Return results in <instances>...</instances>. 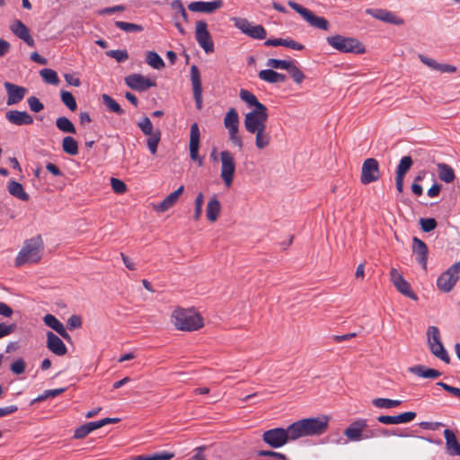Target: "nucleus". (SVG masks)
<instances>
[{"mask_svg": "<svg viewBox=\"0 0 460 460\" xmlns=\"http://www.w3.org/2000/svg\"><path fill=\"white\" fill-rule=\"evenodd\" d=\"M221 170L220 177L224 184L229 188L232 186L235 173V161L234 155L225 150L220 153Z\"/></svg>", "mask_w": 460, "mask_h": 460, "instance_id": "8", "label": "nucleus"}, {"mask_svg": "<svg viewBox=\"0 0 460 460\" xmlns=\"http://www.w3.org/2000/svg\"><path fill=\"white\" fill-rule=\"evenodd\" d=\"M26 364L22 358H18L12 363L10 369L13 374L21 375L25 371Z\"/></svg>", "mask_w": 460, "mask_h": 460, "instance_id": "60", "label": "nucleus"}, {"mask_svg": "<svg viewBox=\"0 0 460 460\" xmlns=\"http://www.w3.org/2000/svg\"><path fill=\"white\" fill-rule=\"evenodd\" d=\"M111 184L113 191L118 194H122L127 190L126 184L117 178L111 179Z\"/></svg>", "mask_w": 460, "mask_h": 460, "instance_id": "59", "label": "nucleus"}, {"mask_svg": "<svg viewBox=\"0 0 460 460\" xmlns=\"http://www.w3.org/2000/svg\"><path fill=\"white\" fill-rule=\"evenodd\" d=\"M367 420L366 419H356L344 429L342 438L335 441L337 445H345L349 442H360L362 440L371 439L376 437L375 430L367 429Z\"/></svg>", "mask_w": 460, "mask_h": 460, "instance_id": "3", "label": "nucleus"}, {"mask_svg": "<svg viewBox=\"0 0 460 460\" xmlns=\"http://www.w3.org/2000/svg\"><path fill=\"white\" fill-rule=\"evenodd\" d=\"M366 13L372 17L392 24H402L403 21L392 12L385 9H367Z\"/></svg>", "mask_w": 460, "mask_h": 460, "instance_id": "23", "label": "nucleus"}, {"mask_svg": "<svg viewBox=\"0 0 460 460\" xmlns=\"http://www.w3.org/2000/svg\"><path fill=\"white\" fill-rule=\"evenodd\" d=\"M409 371L422 378L435 379L441 376V373L433 368H428L423 365H417L409 367Z\"/></svg>", "mask_w": 460, "mask_h": 460, "instance_id": "34", "label": "nucleus"}, {"mask_svg": "<svg viewBox=\"0 0 460 460\" xmlns=\"http://www.w3.org/2000/svg\"><path fill=\"white\" fill-rule=\"evenodd\" d=\"M108 57L116 59L118 62H125L128 58V52L126 50H110L106 53Z\"/></svg>", "mask_w": 460, "mask_h": 460, "instance_id": "57", "label": "nucleus"}, {"mask_svg": "<svg viewBox=\"0 0 460 460\" xmlns=\"http://www.w3.org/2000/svg\"><path fill=\"white\" fill-rule=\"evenodd\" d=\"M443 433L446 440L447 453L451 456H459L460 443L457 441L455 432L452 429H446Z\"/></svg>", "mask_w": 460, "mask_h": 460, "instance_id": "26", "label": "nucleus"}, {"mask_svg": "<svg viewBox=\"0 0 460 460\" xmlns=\"http://www.w3.org/2000/svg\"><path fill=\"white\" fill-rule=\"evenodd\" d=\"M102 99L103 104L109 111L119 115H122L125 113V111L121 109L120 105L110 95L104 93L102 94Z\"/></svg>", "mask_w": 460, "mask_h": 460, "instance_id": "43", "label": "nucleus"}, {"mask_svg": "<svg viewBox=\"0 0 460 460\" xmlns=\"http://www.w3.org/2000/svg\"><path fill=\"white\" fill-rule=\"evenodd\" d=\"M4 86L7 93L6 103L9 106L19 103L28 93L27 88L10 82H5Z\"/></svg>", "mask_w": 460, "mask_h": 460, "instance_id": "16", "label": "nucleus"}, {"mask_svg": "<svg viewBox=\"0 0 460 460\" xmlns=\"http://www.w3.org/2000/svg\"><path fill=\"white\" fill-rule=\"evenodd\" d=\"M43 250L44 243L40 235L24 241L22 249L15 258V267L39 262L41 260Z\"/></svg>", "mask_w": 460, "mask_h": 460, "instance_id": "2", "label": "nucleus"}, {"mask_svg": "<svg viewBox=\"0 0 460 460\" xmlns=\"http://www.w3.org/2000/svg\"><path fill=\"white\" fill-rule=\"evenodd\" d=\"M282 46L295 50H302L305 48L304 45H302L301 43H298L289 38L282 40Z\"/></svg>", "mask_w": 460, "mask_h": 460, "instance_id": "62", "label": "nucleus"}, {"mask_svg": "<svg viewBox=\"0 0 460 460\" xmlns=\"http://www.w3.org/2000/svg\"><path fill=\"white\" fill-rule=\"evenodd\" d=\"M380 178L379 164L375 158H367L361 167L360 181L362 184H369Z\"/></svg>", "mask_w": 460, "mask_h": 460, "instance_id": "12", "label": "nucleus"}, {"mask_svg": "<svg viewBox=\"0 0 460 460\" xmlns=\"http://www.w3.org/2000/svg\"><path fill=\"white\" fill-rule=\"evenodd\" d=\"M27 103L32 112L38 113L44 109L43 103L36 96H31L27 99Z\"/></svg>", "mask_w": 460, "mask_h": 460, "instance_id": "54", "label": "nucleus"}, {"mask_svg": "<svg viewBox=\"0 0 460 460\" xmlns=\"http://www.w3.org/2000/svg\"><path fill=\"white\" fill-rule=\"evenodd\" d=\"M137 126L146 136L152 135L155 131L154 130L153 123L148 117H144L140 121L137 122Z\"/></svg>", "mask_w": 460, "mask_h": 460, "instance_id": "52", "label": "nucleus"}, {"mask_svg": "<svg viewBox=\"0 0 460 460\" xmlns=\"http://www.w3.org/2000/svg\"><path fill=\"white\" fill-rule=\"evenodd\" d=\"M16 328L14 323L5 324L0 323V339L13 333Z\"/></svg>", "mask_w": 460, "mask_h": 460, "instance_id": "63", "label": "nucleus"}, {"mask_svg": "<svg viewBox=\"0 0 460 460\" xmlns=\"http://www.w3.org/2000/svg\"><path fill=\"white\" fill-rule=\"evenodd\" d=\"M258 76L261 80L270 84L284 83L287 79L285 75L278 73L272 68L261 70Z\"/></svg>", "mask_w": 460, "mask_h": 460, "instance_id": "33", "label": "nucleus"}, {"mask_svg": "<svg viewBox=\"0 0 460 460\" xmlns=\"http://www.w3.org/2000/svg\"><path fill=\"white\" fill-rule=\"evenodd\" d=\"M438 173L439 179L447 183H450L455 180L454 170L447 164H438Z\"/></svg>", "mask_w": 460, "mask_h": 460, "instance_id": "38", "label": "nucleus"}, {"mask_svg": "<svg viewBox=\"0 0 460 460\" xmlns=\"http://www.w3.org/2000/svg\"><path fill=\"white\" fill-rule=\"evenodd\" d=\"M126 84L133 90L144 92L155 86V81H152L140 74H132L125 77Z\"/></svg>", "mask_w": 460, "mask_h": 460, "instance_id": "15", "label": "nucleus"}, {"mask_svg": "<svg viewBox=\"0 0 460 460\" xmlns=\"http://www.w3.org/2000/svg\"><path fill=\"white\" fill-rule=\"evenodd\" d=\"M268 118L267 109L247 112L244 117V128L246 131L251 134L266 128Z\"/></svg>", "mask_w": 460, "mask_h": 460, "instance_id": "9", "label": "nucleus"}, {"mask_svg": "<svg viewBox=\"0 0 460 460\" xmlns=\"http://www.w3.org/2000/svg\"><path fill=\"white\" fill-rule=\"evenodd\" d=\"M412 165V159L411 156H403L396 168V174L400 176H405L406 172L410 170Z\"/></svg>", "mask_w": 460, "mask_h": 460, "instance_id": "49", "label": "nucleus"}, {"mask_svg": "<svg viewBox=\"0 0 460 460\" xmlns=\"http://www.w3.org/2000/svg\"><path fill=\"white\" fill-rule=\"evenodd\" d=\"M99 429L97 421L87 422L77 429H75L74 433V438L76 439L84 438L92 431Z\"/></svg>", "mask_w": 460, "mask_h": 460, "instance_id": "40", "label": "nucleus"}, {"mask_svg": "<svg viewBox=\"0 0 460 460\" xmlns=\"http://www.w3.org/2000/svg\"><path fill=\"white\" fill-rule=\"evenodd\" d=\"M221 212V203L216 196L208 200L206 207V216L208 221L215 222L217 220Z\"/></svg>", "mask_w": 460, "mask_h": 460, "instance_id": "31", "label": "nucleus"}, {"mask_svg": "<svg viewBox=\"0 0 460 460\" xmlns=\"http://www.w3.org/2000/svg\"><path fill=\"white\" fill-rule=\"evenodd\" d=\"M161 139V132L159 129L155 130L154 134L149 135L146 140V145L151 154L155 155L157 152L158 144Z\"/></svg>", "mask_w": 460, "mask_h": 460, "instance_id": "48", "label": "nucleus"}, {"mask_svg": "<svg viewBox=\"0 0 460 460\" xmlns=\"http://www.w3.org/2000/svg\"><path fill=\"white\" fill-rule=\"evenodd\" d=\"M412 243V251L418 256L417 261L422 265L423 269H426L429 252L426 243L418 237H413Z\"/></svg>", "mask_w": 460, "mask_h": 460, "instance_id": "28", "label": "nucleus"}, {"mask_svg": "<svg viewBox=\"0 0 460 460\" xmlns=\"http://www.w3.org/2000/svg\"><path fill=\"white\" fill-rule=\"evenodd\" d=\"M56 126L60 131L65 133L75 134L76 132L74 124L66 117L58 118Z\"/></svg>", "mask_w": 460, "mask_h": 460, "instance_id": "45", "label": "nucleus"}, {"mask_svg": "<svg viewBox=\"0 0 460 460\" xmlns=\"http://www.w3.org/2000/svg\"><path fill=\"white\" fill-rule=\"evenodd\" d=\"M458 279L459 275H456L450 268H448L438 278L437 287L440 291L448 293L454 288Z\"/></svg>", "mask_w": 460, "mask_h": 460, "instance_id": "18", "label": "nucleus"}, {"mask_svg": "<svg viewBox=\"0 0 460 460\" xmlns=\"http://www.w3.org/2000/svg\"><path fill=\"white\" fill-rule=\"evenodd\" d=\"M184 190V186H180L176 190L170 193L162 202L155 206V209L158 212H165L171 208L178 200L179 197Z\"/></svg>", "mask_w": 460, "mask_h": 460, "instance_id": "29", "label": "nucleus"}, {"mask_svg": "<svg viewBox=\"0 0 460 460\" xmlns=\"http://www.w3.org/2000/svg\"><path fill=\"white\" fill-rule=\"evenodd\" d=\"M190 81L193 90V97L198 110L202 109V84L199 70L197 66H190Z\"/></svg>", "mask_w": 460, "mask_h": 460, "instance_id": "17", "label": "nucleus"}, {"mask_svg": "<svg viewBox=\"0 0 460 460\" xmlns=\"http://www.w3.org/2000/svg\"><path fill=\"white\" fill-rule=\"evenodd\" d=\"M419 58L424 65L432 70L441 73H455L456 71V66L448 64L438 63L435 59L428 58L424 55L420 54Z\"/></svg>", "mask_w": 460, "mask_h": 460, "instance_id": "27", "label": "nucleus"}, {"mask_svg": "<svg viewBox=\"0 0 460 460\" xmlns=\"http://www.w3.org/2000/svg\"><path fill=\"white\" fill-rule=\"evenodd\" d=\"M428 344L431 353L446 363H449L450 358L440 339L439 330L436 326L429 327L427 331Z\"/></svg>", "mask_w": 460, "mask_h": 460, "instance_id": "7", "label": "nucleus"}, {"mask_svg": "<svg viewBox=\"0 0 460 460\" xmlns=\"http://www.w3.org/2000/svg\"><path fill=\"white\" fill-rule=\"evenodd\" d=\"M288 4L298 13L311 26L325 31L328 30L329 22L325 18L314 15L310 10L294 1H288Z\"/></svg>", "mask_w": 460, "mask_h": 460, "instance_id": "10", "label": "nucleus"}, {"mask_svg": "<svg viewBox=\"0 0 460 460\" xmlns=\"http://www.w3.org/2000/svg\"><path fill=\"white\" fill-rule=\"evenodd\" d=\"M172 9L178 10L184 21H188V13L181 0H173L172 2Z\"/></svg>", "mask_w": 460, "mask_h": 460, "instance_id": "64", "label": "nucleus"}, {"mask_svg": "<svg viewBox=\"0 0 460 460\" xmlns=\"http://www.w3.org/2000/svg\"><path fill=\"white\" fill-rule=\"evenodd\" d=\"M203 202H204L203 193L199 192V193H198V195L195 199V208H194V214H193V217L195 220H199L201 217Z\"/></svg>", "mask_w": 460, "mask_h": 460, "instance_id": "55", "label": "nucleus"}, {"mask_svg": "<svg viewBox=\"0 0 460 460\" xmlns=\"http://www.w3.org/2000/svg\"><path fill=\"white\" fill-rule=\"evenodd\" d=\"M329 420L330 418L327 415L297 420L290 424L291 436L294 438V440H296L304 437L322 435L326 431Z\"/></svg>", "mask_w": 460, "mask_h": 460, "instance_id": "1", "label": "nucleus"}, {"mask_svg": "<svg viewBox=\"0 0 460 460\" xmlns=\"http://www.w3.org/2000/svg\"><path fill=\"white\" fill-rule=\"evenodd\" d=\"M239 96L243 102H244L248 106L254 107L253 111H263L266 108L264 104L260 102L257 97L248 90L242 89L240 91Z\"/></svg>", "mask_w": 460, "mask_h": 460, "instance_id": "35", "label": "nucleus"}, {"mask_svg": "<svg viewBox=\"0 0 460 460\" xmlns=\"http://www.w3.org/2000/svg\"><path fill=\"white\" fill-rule=\"evenodd\" d=\"M402 403L400 400H392L387 398H376L372 401V404L376 408L391 409L399 406Z\"/></svg>", "mask_w": 460, "mask_h": 460, "instance_id": "44", "label": "nucleus"}, {"mask_svg": "<svg viewBox=\"0 0 460 460\" xmlns=\"http://www.w3.org/2000/svg\"><path fill=\"white\" fill-rule=\"evenodd\" d=\"M8 191L12 196L22 201H27L30 198L29 195L24 191L22 185L15 181H11L9 182Z\"/></svg>", "mask_w": 460, "mask_h": 460, "instance_id": "37", "label": "nucleus"}, {"mask_svg": "<svg viewBox=\"0 0 460 460\" xmlns=\"http://www.w3.org/2000/svg\"><path fill=\"white\" fill-rule=\"evenodd\" d=\"M5 119L13 125L24 126L31 125L33 117L25 111L12 110L5 113Z\"/></svg>", "mask_w": 460, "mask_h": 460, "instance_id": "19", "label": "nucleus"}, {"mask_svg": "<svg viewBox=\"0 0 460 460\" xmlns=\"http://www.w3.org/2000/svg\"><path fill=\"white\" fill-rule=\"evenodd\" d=\"M146 62L153 68L160 70L164 67L163 58L155 51H147L146 54Z\"/></svg>", "mask_w": 460, "mask_h": 460, "instance_id": "41", "label": "nucleus"}, {"mask_svg": "<svg viewBox=\"0 0 460 460\" xmlns=\"http://www.w3.org/2000/svg\"><path fill=\"white\" fill-rule=\"evenodd\" d=\"M234 26L243 33L255 40H264L267 36L266 30L261 25H252L245 18H233Z\"/></svg>", "mask_w": 460, "mask_h": 460, "instance_id": "11", "label": "nucleus"}, {"mask_svg": "<svg viewBox=\"0 0 460 460\" xmlns=\"http://www.w3.org/2000/svg\"><path fill=\"white\" fill-rule=\"evenodd\" d=\"M172 322L181 331L192 332L203 326L202 317L192 309L177 308L172 314Z\"/></svg>", "mask_w": 460, "mask_h": 460, "instance_id": "4", "label": "nucleus"}, {"mask_svg": "<svg viewBox=\"0 0 460 460\" xmlns=\"http://www.w3.org/2000/svg\"><path fill=\"white\" fill-rule=\"evenodd\" d=\"M12 32L19 39L26 42L30 47L35 45L34 40L30 34L29 29L20 20H15L10 26Z\"/></svg>", "mask_w": 460, "mask_h": 460, "instance_id": "25", "label": "nucleus"}, {"mask_svg": "<svg viewBox=\"0 0 460 460\" xmlns=\"http://www.w3.org/2000/svg\"><path fill=\"white\" fill-rule=\"evenodd\" d=\"M288 72L289 73L294 82L298 84H301L305 77L304 73L296 66V61H294Z\"/></svg>", "mask_w": 460, "mask_h": 460, "instance_id": "53", "label": "nucleus"}, {"mask_svg": "<svg viewBox=\"0 0 460 460\" xmlns=\"http://www.w3.org/2000/svg\"><path fill=\"white\" fill-rule=\"evenodd\" d=\"M60 95L61 101L70 111L76 110L77 104L75 99L70 92L63 90L61 91Z\"/></svg>", "mask_w": 460, "mask_h": 460, "instance_id": "51", "label": "nucleus"}, {"mask_svg": "<svg viewBox=\"0 0 460 460\" xmlns=\"http://www.w3.org/2000/svg\"><path fill=\"white\" fill-rule=\"evenodd\" d=\"M228 137L234 146H237L240 149L243 147V143L242 137L239 135V129L228 131Z\"/></svg>", "mask_w": 460, "mask_h": 460, "instance_id": "61", "label": "nucleus"}, {"mask_svg": "<svg viewBox=\"0 0 460 460\" xmlns=\"http://www.w3.org/2000/svg\"><path fill=\"white\" fill-rule=\"evenodd\" d=\"M224 126L228 131L239 129V116L234 108H230L224 118Z\"/></svg>", "mask_w": 460, "mask_h": 460, "instance_id": "36", "label": "nucleus"}, {"mask_svg": "<svg viewBox=\"0 0 460 460\" xmlns=\"http://www.w3.org/2000/svg\"><path fill=\"white\" fill-rule=\"evenodd\" d=\"M326 40L333 49L342 53L363 54L366 51L363 44L355 38L333 35Z\"/></svg>", "mask_w": 460, "mask_h": 460, "instance_id": "5", "label": "nucleus"}, {"mask_svg": "<svg viewBox=\"0 0 460 460\" xmlns=\"http://www.w3.org/2000/svg\"><path fill=\"white\" fill-rule=\"evenodd\" d=\"M47 348L57 356H64L67 351L62 340L52 332H47Z\"/></svg>", "mask_w": 460, "mask_h": 460, "instance_id": "24", "label": "nucleus"}, {"mask_svg": "<svg viewBox=\"0 0 460 460\" xmlns=\"http://www.w3.org/2000/svg\"><path fill=\"white\" fill-rule=\"evenodd\" d=\"M420 225L421 226V229L426 233H429V232L434 230L438 226L437 221L431 217L420 218Z\"/></svg>", "mask_w": 460, "mask_h": 460, "instance_id": "56", "label": "nucleus"}, {"mask_svg": "<svg viewBox=\"0 0 460 460\" xmlns=\"http://www.w3.org/2000/svg\"><path fill=\"white\" fill-rule=\"evenodd\" d=\"M257 454L260 456L271 457L272 460H288L286 455H284L282 453L275 452V451L261 450V451H258Z\"/></svg>", "mask_w": 460, "mask_h": 460, "instance_id": "58", "label": "nucleus"}, {"mask_svg": "<svg viewBox=\"0 0 460 460\" xmlns=\"http://www.w3.org/2000/svg\"><path fill=\"white\" fill-rule=\"evenodd\" d=\"M416 417V412L406 411L395 416L381 415L377 418V420L382 424L395 425L403 424L412 421Z\"/></svg>", "mask_w": 460, "mask_h": 460, "instance_id": "21", "label": "nucleus"}, {"mask_svg": "<svg viewBox=\"0 0 460 460\" xmlns=\"http://www.w3.org/2000/svg\"><path fill=\"white\" fill-rule=\"evenodd\" d=\"M199 139L200 133L199 126L197 123H193L190 127V155L193 161H199V164H201L202 161L199 158Z\"/></svg>", "mask_w": 460, "mask_h": 460, "instance_id": "20", "label": "nucleus"}, {"mask_svg": "<svg viewBox=\"0 0 460 460\" xmlns=\"http://www.w3.org/2000/svg\"><path fill=\"white\" fill-rule=\"evenodd\" d=\"M44 323L49 326V328L53 329L55 332H57L61 337H63L66 340L70 339V335L66 332V328L64 327L63 323L53 314H46L43 317Z\"/></svg>", "mask_w": 460, "mask_h": 460, "instance_id": "30", "label": "nucleus"}, {"mask_svg": "<svg viewBox=\"0 0 460 460\" xmlns=\"http://www.w3.org/2000/svg\"><path fill=\"white\" fill-rule=\"evenodd\" d=\"M62 149L67 155H75L78 154V144L74 137H65L62 141Z\"/></svg>", "mask_w": 460, "mask_h": 460, "instance_id": "42", "label": "nucleus"}, {"mask_svg": "<svg viewBox=\"0 0 460 460\" xmlns=\"http://www.w3.org/2000/svg\"><path fill=\"white\" fill-rule=\"evenodd\" d=\"M291 426L287 429L275 428L266 430L262 434V440L273 448H279L289 441H294L291 436Z\"/></svg>", "mask_w": 460, "mask_h": 460, "instance_id": "6", "label": "nucleus"}, {"mask_svg": "<svg viewBox=\"0 0 460 460\" xmlns=\"http://www.w3.org/2000/svg\"><path fill=\"white\" fill-rule=\"evenodd\" d=\"M173 456V453L162 451L152 455H141L133 456L129 460H171Z\"/></svg>", "mask_w": 460, "mask_h": 460, "instance_id": "39", "label": "nucleus"}, {"mask_svg": "<svg viewBox=\"0 0 460 460\" xmlns=\"http://www.w3.org/2000/svg\"><path fill=\"white\" fill-rule=\"evenodd\" d=\"M115 26L126 32H139L143 31L141 25L122 21L115 22Z\"/></svg>", "mask_w": 460, "mask_h": 460, "instance_id": "50", "label": "nucleus"}, {"mask_svg": "<svg viewBox=\"0 0 460 460\" xmlns=\"http://www.w3.org/2000/svg\"><path fill=\"white\" fill-rule=\"evenodd\" d=\"M294 63V60H282L277 58H269L267 60V66L272 69H283L288 70L291 65Z\"/></svg>", "mask_w": 460, "mask_h": 460, "instance_id": "47", "label": "nucleus"}, {"mask_svg": "<svg viewBox=\"0 0 460 460\" xmlns=\"http://www.w3.org/2000/svg\"><path fill=\"white\" fill-rule=\"evenodd\" d=\"M255 135V146L259 150H263L270 146L271 143L270 132L267 130V127L252 133Z\"/></svg>", "mask_w": 460, "mask_h": 460, "instance_id": "32", "label": "nucleus"}, {"mask_svg": "<svg viewBox=\"0 0 460 460\" xmlns=\"http://www.w3.org/2000/svg\"><path fill=\"white\" fill-rule=\"evenodd\" d=\"M40 75L43 81L47 84L57 85L59 83L58 74L55 70L50 68H43L40 71Z\"/></svg>", "mask_w": 460, "mask_h": 460, "instance_id": "46", "label": "nucleus"}, {"mask_svg": "<svg viewBox=\"0 0 460 460\" xmlns=\"http://www.w3.org/2000/svg\"><path fill=\"white\" fill-rule=\"evenodd\" d=\"M195 38L199 45L206 53H211L214 51V43L210 33L208 31L206 22L199 21L196 22Z\"/></svg>", "mask_w": 460, "mask_h": 460, "instance_id": "13", "label": "nucleus"}, {"mask_svg": "<svg viewBox=\"0 0 460 460\" xmlns=\"http://www.w3.org/2000/svg\"><path fill=\"white\" fill-rule=\"evenodd\" d=\"M223 5V2L221 0H215L212 2H203V1H196L191 2L188 8L191 12L195 13H211L216 10L221 8Z\"/></svg>", "mask_w": 460, "mask_h": 460, "instance_id": "22", "label": "nucleus"}, {"mask_svg": "<svg viewBox=\"0 0 460 460\" xmlns=\"http://www.w3.org/2000/svg\"><path fill=\"white\" fill-rule=\"evenodd\" d=\"M390 279L401 294L415 301L418 299L416 294L411 290L409 282L406 281L402 275L394 268L390 271Z\"/></svg>", "mask_w": 460, "mask_h": 460, "instance_id": "14", "label": "nucleus"}]
</instances>
